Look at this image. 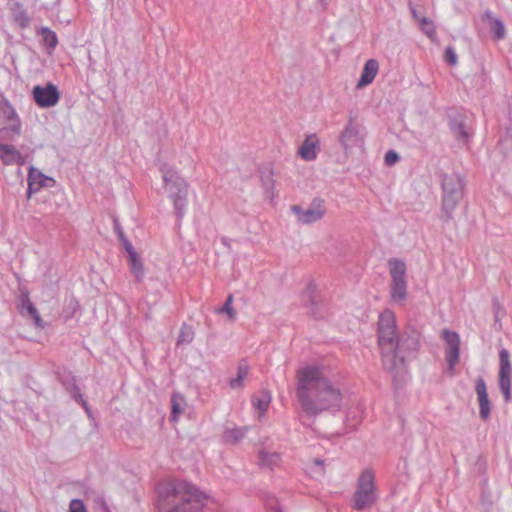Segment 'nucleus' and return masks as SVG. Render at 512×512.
Wrapping results in <instances>:
<instances>
[{
    "mask_svg": "<svg viewBox=\"0 0 512 512\" xmlns=\"http://www.w3.org/2000/svg\"><path fill=\"white\" fill-rule=\"evenodd\" d=\"M419 331L408 325L398 332L394 313L385 309L378 318L377 341L383 368L391 374L395 390L401 389L408 379V361L419 350Z\"/></svg>",
    "mask_w": 512,
    "mask_h": 512,
    "instance_id": "1",
    "label": "nucleus"
},
{
    "mask_svg": "<svg viewBox=\"0 0 512 512\" xmlns=\"http://www.w3.org/2000/svg\"><path fill=\"white\" fill-rule=\"evenodd\" d=\"M296 397L308 417H316L325 411H338L342 403L340 389L331 383L318 365H307L297 371Z\"/></svg>",
    "mask_w": 512,
    "mask_h": 512,
    "instance_id": "2",
    "label": "nucleus"
},
{
    "mask_svg": "<svg viewBox=\"0 0 512 512\" xmlns=\"http://www.w3.org/2000/svg\"><path fill=\"white\" fill-rule=\"evenodd\" d=\"M155 490L157 512H201L209 500L205 492L186 480L166 479Z\"/></svg>",
    "mask_w": 512,
    "mask_h": 512,
    "instance_id": "3",
    "label": "nucleus"
},
{
    "mask_svg": "<svg viewBox=\"0 0 512 512\" xmlns=\"http://www.w3.org/2000/svg\"><path fill=\"white\" fill-rule=\"evenodd\" d=\"M441 209L439 219L445 223L453 219V213L463 199L465 180L457 173L441 175Z\"/></svg>",
    "mask_w": 512,
    "mask_h": 512,
    "instance_id": "4",
    "label": "nucleus"
},
{
    "mask_svg": "<svg viewBox=\"0 0 512 512\" xmlns=\"http://www.w3.org/2000/svg\"><path fill=\"white\" fill-rule=\"evenodd\" d=\"M378 500L375 475L371 469H365L357 479L356 490L350 506L356 511L370 509Z\"/></svg>",
    "mask_w": 512,
    "mask_h": 512,
    "instance_id": "5",
    "label": "nucleus"
},
{
    "mask_svg": "<svg viewBox=\"0 0 512 512\" xmlns=\"http://www.w3.org/2000/svg\"><path fill=\"white\" fill-rule=\"evenodd\" d=\"M163 181L168 197L174 206L175 215L181 221L185 215L188 204V184L176 171L163 172Z\"/></svg>",
    "mask_w": 512,
    "mask_h": 512,
    "instance_id": "6",
    "label": "nucleus"
},
{
    "mask_svg": "<svg viewBox=\"0 0 512 512\" xmlns=\"http://www.w3.org/2000/svg\"><path fill=\"white\" fill-rule=\"evenodd\" d=\"M391 276V298L398 302L404 301L407 295L406 264L398 258H391L388 261Z\"/></svg>",
    "mask_w": 512,
    "mask_h": 512,
    "instance_id": "7",
    "label": "nucleus"
},
{
    "mask_svg": "<svg viewBox=\"0 0 512 512\" xmlns=\"http://www.w3.org/2000/svg\"><path fill=\"white\" fill-rule=\"evenodd\" d=\"M511 377L512 365L510 362L509 351L505 348L499 351V389L503 394L504 401L507 403L511 400Z\"/></svg>",
    "mask_w": 512,
    "mask_h": 512,
    "instance_id": "8",
    "label": "nucleus"
},
{
    "mask_svg": "<svg viewBox=\"0 0 512 512\" xmlns=\"http://www.w3.org/2000/svg\"><path fill=\"white\" fill-rule=\"evenodd\" d=\"M449 125L458 141L468 143L472 137L470 119L462 111L450 109L448 111Z\"/></svg>",
    "mask_w": 512,
    "mask_h": 512,
    "instance_id": "9",
    "label": "nucleus"
},
{
    "mask_svg": "<svg viewBox=\"0 0 512 512\" xmlns=\"http://www.w3.org/2000/svg\"><path fill=\"white\" fill-rule=\"evenodd\" d=\"M32 98L40 108L55 106L60 100V91L56 85L49 82L45 86L36 85L32 89Z\"/></svg>",
    "mask_w": 512,
    "mask_h": 512,
    "instance_id": "10",
    "label": "nucleus"
},
{
    "mask_svg": "<svg viewBox=\"0 0 512 512\" xmlns=\"http://www.w3.org/2000/svg\"><path fill=\"white\" fill-rule=\"evenodd\" d=\"M18 291L19 295L17 297V309L19 313L24 317H30L33 319L37 327H43V320L40 317L37 308L30 300L28 288L25 285L19 283Z\"/></svg>",
    "mask_w": 512,
    "mask_h": 512,
    "instance_id": "11",
    "label": "nucleus"
},
{
    "mask_svg": "<svg viewBox=\"0 0 512 512\" xmlns=\"http://www.w3.org/2000/svg\"><path fill=\"white\" fill-rule=\"evenodd\" d=\"M442 337L446 343L445 357L448 363V370L453 373L455 366L459 362L460 355V337L455 331L444 329Z\"/></svg>",
    "mask_w": 512,
    "mask_h": 512,
    "instance_id": "12",
    "label": "nucleus"
},
{
    "mask_svg": "<svg viewBox=\"0 0 512 512\" xmlns=\"http://www.w3.org/2000/svg\"><path fill=\"white\" fill-rule=\"evenodd\" d=\"M291 210L297 217L298 222L302 224L314 223L320 220L325 214V209L322 207V201L320 199H314L311 206L306 210L299 205H292Z\"/></svg>",
    "mask_w": 512,
    "mask_h": 512,
    "instance_id": "13",
    "label": "nucleus"
},
{
    "mask_svg": "<svg viewBox=\"0 0 512 512\" xmlns=\"http://www.w3.org/2000/svg\"><path fill=\"white\" fill-rule=\"evenodd\" d=\"M28 188L26 196L28 199L31 198L33 193L38 192L43 187H53L56 181L49 176L44 175L41 171L33 166L29 167L28 171Z\"/></svg>",
    "mask_w": 512,
    "mask_h": 512,
    "instance_id": "14",
    "label": "nucleus"
},
{
    "mask_svg": "<svg viewBox=\"0 0 512 512\" xmlns=\"http://www.w3.org/2000/svg\"><path fill=\"white\" fill-rule=\"evenodd\" d=\"M475 392L479 403V416L483 421H487L490 417L492 403L488 397L486 382L482 376H478L475 380Z\"/></svg>",
    "mask_w": 512,
    "mask_h": 512,
    "instance_id": "15",
    "label": "nucleus"
},
{
    "mask_svg": "<svg viewBox=\"0 0 512 512\" xmlns=\"http://www.w3.org/2000/svg\"><path fill=\"white\" fill-rule=\"evenodd\" d=\"M361 140L360 125L350 116L347 125L340 134L339 141L344 150H348L356 146Z\"/></svg>",
    "mask_w": 512,
    "mask_h": 512,
    "instance_id": "16",
    "label": "nucleus"
},
{
    "mask_svg": "<svg viewBox=\"0 0 512 512\" xmlns=\"http://www.w3.org/2000/svg\"><path fill=\"white\" fill-rule=\"evenodd\" d=\"M320 151V142L316 134L308 135L298 149L299 156L305 161H314Z\"/></svg>",
    "mask_w": 512,
    "mask_h": 512,
    "instance_id": "17",
    "label": "nucleus"
},
{
    "mask_svg": "<svg viewBox=\"0 0 512 512\" xmlns=\"http://www.w3.org/2000/svg\"><path fill=\"white\" fill-rule=\"evenodd\" d=\"M303 300L305 302V306L308 309L309 315L318 318L321 316L319 308L320 301L317 296V287L316 284L311 281L308 283L305 291L303 292Z\"/></svg>",
    "mask_w": 512,
    "mask_h": 512,
    "instance_id": "18",
    "label": "nucleus"
},
{
    "mask_svg": "<svg viewBox=\"0 0 512 512\" xmlns=\"http://www.w3.org/2000/svg\"><path fill=\"white\" fill-rule=\"evenodd\" d=\"M0 159L5 165H24L25 157L11 144L0 143Z\"/></svg>",
    "mask_w": 512,
    "mask_h": 512,
    "instance_id": "19",
    "label": "nucleus"
},
{
    "mask_svg": "<svg viewBox=\"0 0 512 512\" xmlns=\"http://www.w3.org/2000/svg\"><path fill=\"white\" fill-rule=\"evenodd\" d=\"M57 380L61 383L64 390L73 399L77 394H80V388L77 384V379L71 371L63 370L56 372Z\"/></svg>",
    "mask_w": 512,
    "mask_h": 512,
    "instance_id": "20",
    "label": "nucleus"
},
{
    "mask_svg": "<svg viewBox=\"0 0 512 512\" xmlns=\"http://www.w3.org/2000/svg\"><path fill=\"white\" fill-rule=\"evenodd\" d=\"M379 71V63L376 59H369L361 72V76L357 82V88H363L371 84Z\"/></svg>",
    "mask_w": 512,
    "mask_h": 512,
    "instance_id": "21",
    "label": "nucleus"
},
{
    "mask_svg": "<svg viewBox=\"0 0 512 512\" xmlns=\"http://www.w3.org/2000/svg\"><path fill=\"white\" fill-rule=\"evenodd\" d=\"M483 22L487 23L491 33L497 40L505 38L506 30L502 20L493 16V13L489 10L485 11L482 16Z\"/></svg>",
    "mask_w": 512,
    "mask_h": 512,
    "instance_id": "22",
    "label": "nucleus"
},
{
    "mask_svg": "<svg viewBox=\"0 0 512 512\" xmlns=\"http://www.w3.org/2000/svg\"><path fill=\"white\" fill-rule=\"evenodd\" d=\"M37 34L41 36L42 43L47 54L51 55L58 45V37L56 33L48 27H41Z\"/></svg>",
    "mask_w": 512,
    "mask_h": 512,
    "instance_id": "23",
    "label": "nucleus"
},
{
    "mask_svg": "<svg viewBox=\"0 0 512 512\" xmlns=\"http://www.w3.org/2000/svg\"><path fill=\"white\" fill-rule=\"evenodd\" d=\"M129 256L130 271L134 275L137 282H141L144 277V267L141 257L135 249H130L127 252Z\"/></svg>",
    "mask_w": 512,
    "mask_h": 512,
    "instance_id": "24",
    "label": "nucleus"
},
{
    "mask_svg": "<svg viewBox=\"0 0 512 512\" xmlns=\"http://www.w3.org/2000/svg\"><path fill=\"white\" fill-rule=\"evenodd\" d=\"M248 373L249 365L245 359H241L237 367V376L229 381V386L232 389L241 388L243 386V381Z\"/></svg>",
    "mask_w": 512,
    "mask_h": 512,
    "instance_id": "25",
    "label": "nucleus"
},
{
    "mask_svg": "<svg viewBox=\"0 0 512 512\" xmlns=\"http://www.w3.org/2000/svg\"><path fill=\"white\" fill-rule=\"evenodd\" d=\"M497 149L507 157L512 153V128L506 127L504 133L500 136Z\"/></svg>",
    "mask_w": 512,
    "mask_h": 512,
    "instance_id": "26",
    "label": "nucleus"
},
{
    "mask_svg": "<svg viewBox=\"0 0 512 512\" xmlns=\"http://www.w3.org/2000/svg\"><path fill=\"white\" fill-rule=\"evenodd\" d=\"M21 129V121H16V123H10L9 126L2 127L0 129V141H12L15 136L21 134Z\"/></svg>",
    "mask_w": 512,
    "mask_h": 512,
    "instance_id": "27",
    "label": "nucleus"
},
{
    "mask_svg": "<svg viewBox=\"0 0 512 512\" xmlns=\"http://www.w3.org/2000/svg\"><path fill=\"white\" fill-rule=\"evenodd\" d=\"M14 21L21 27L27 28L30 24L31 18L29 17L27 11L23 8L22 4L16 3L14 8L12 9Z\"/></svg>",
    "mask_w": 512,
    "mask_h": 512,
    "instance_id": "28",
    "label": "nucleus"
},
{
    "mask_svg": "<svg viewBox=\"0 0 512 512\" xmlns=\"http://www.w3.org/2000/svg\"><path fill=\"white\" fill-rule=\"evenodd\" d=\"M271 394L268 391H261L259 395L252 398L253 406L261 413H265L268 410L271 402Z\"/></svg>",
    "mask_w": 512,
    "mask_h": 512,
    "instance_id": "29",
    "label": "nucleus"
},
{
    "mask_svg": "<svg viewBox=\"0 0 512 512\" xmlns=\"http://www.w3.org/2000/svg\"><path fill=\"white\" fill-rule=\"evenodd\" d=\"M260 180L262 182V187L264 190L269 193L272 192L275 186V180L273 179V171L269 167H264L260 169Z\"/></svg>",
    "mask_w": 512,
    "mask_h": 512,
    "instance_id": "30",
    "label": "nucleus"
},
{
    "mask_svg": "<svg viewBox=\"0 0 512 512\" xmlns=\"http://www.w3.org/2000/svg\"><path fill=\"white\" fill-rule=\"evenodd\" d=\"M185 399L182 395L174 393L171 397V420L176 421L183 411Z\"/></svg>",
    "mask_w": 512,
    "mask_h": 512,
    "instance_id": "31",
    "label": "nucleus"
},
{
    "mask_svg": "<svg viewBox=\"0 0 512 512\" xmlns=\"http://www.w3.org/2000/svg\"><path fill=\"white\" fill-rule=\"evenodd\" d=\"M194 339V330L190 325L183 323L177 338V345L190 344Z\"/></svg>",
    "mask_w": 512,
    "mask_h": 512,
    "instance_id": "32",
    "label": "nucleus"
},
{
    "mask_svg": "<svg viewBox=\"0 0 512 512\" xmlns=\"http://www.w3.org/2000/svg\"><path fill=\"white\" fill-rule=\"evenodd\" d=\"M280 460V455L278 453H268L264 451L259 452V464L263 467L272 468L276 465Z\"/></svg>",
    "mask_w": 512,
    "mask_h": 512,
    "instance_id": "33",
    "label": "nucleus"
},
{
    "mask_svg": "<svg viewBox=\"0 0 512 512\" xmlns=\"http://www.w3.org/2000/svg\"><path fill=\"white\" fill-rule=\"evenodd\" d=\"M113 222H114V231H115L116 235L118 236V239L121 242V244L123 245V248L126 250V252L129 251V248L131 250L134 249L131 242L127 239L118 219L115 218Z\"/></svg>",
    "mask_w": 512,
    "mask_h": 512,
    "instance_id": "34",
    "label": "nucleus"
},
{
    "mask_svg": "<svg viewBox=\"0 0 512 512\" xmlns=\"http://www.w3.org/2000/svg\"><path fill=\"white\" fill-rule=\"evenodd\" d=\"M418 23H419L421 31L425 35H427L429 38H433V36H435L436 29H435V25L431 19L424 16L421 19H419Z\"/></svg>",
    "mask_w": 512,
    "mask_h": 512,
    "instance_id": "35",
    "label": "nucleus"
},
{
    "mask_svg": "<svg viewBox=\"0 0 512 512\" xmlns=\"http://www.w3.org/2000/svg\"><path fill=\"white\" fill-rule=\"evenodd\" d=\"M244 436H245V430H243L241 428L229 429L224 432V437H225L226 441H228L232 444L238 443L240 440H242L244 438Z\"/></svg>",
    "mask_w": 512,
    "mask_h": 512,
    "instance_id": "36",
    "label": "nucleus"
},
{
    "mask_svg": "<svg viewBox=\"0 0 512 512\" xmlns=\"http://www.w3.org/2000/svg\"><path fill=\"white\" fill-rule=\"evenodd\" d=\"M0 111L5 117V119L10 123H16V121H21L10 101L7 102V106H3L2 108H0Z\"/></svg>",
    "mask_w": 512,
    "mask_h": 512,
    "instance_id": "37",
    "label": "nucleus"
},
{
    "mask_svg": "<svg viewBox=\"0 0 512 512\" xmlns=\"http://www.w3.org/2000/svg\"><path fill=\"white\" fill-rule=\"evenodd\" d=\"M492 309H493V314H494V325L497 326L498 325V329H501V315H505V311L503 309V307L500 305L499 301L497 300V298H493L492 300Z\"/></svg>",
    "mask_w": 512,
    "mask_h": 512,
    "instance_id": "38",
    "label": "nucleus"
},
{
    "mask_svg": "<svg viewBox=\"0 0 512 512\" xmlns=\"http://www.w3.org/2000/svg\"><path fill=\"white\" fill-rule=\"evenodd\" d=\"M444 59L450 66H455L457 64L458 58L453 47L448 46L445 49Z\"/></svg>",
    "mask_w": 512,
    "mask_h": 512,
    "instance_id": "39",
    "label": "nucleus"
},
{
    "mask_svg": "<svg viewBox=\"0 0 512 512\" xmlns=\"http://www.w3.org/2000/svg\"><path fill=\"white\" fill-rule=\"evenodd\" d=\"M232 300H233V297L232 295H229L224 303V305L222 306V308L219 310L220 312H225L228 314L229 318L230 319H234L235 316H236V311L234 310V308L232 307Z\"/></svg>",
    "mask_w": 512,
    "mask_h": 512,
    "instance_id": "40",
    "label": "nucleus"
},
{
    "mask_svg": "<svg viewBox=\"0 0 512 512\" xmlns=\"http://www.w3.org/2000/svg\"><path fill=\"white\" fill-rule=\"evenodd\" d=\"M400 160L399 154L394 150H389L386 152L384 157V162L387 166H393Z\"/></svg>",
    "mask_w": 512,
    "mask_h": 512,
    "instance_id": "41",
    "label": "nucleus"
},
{
    "mask_svg": "<svg viewBox=\"0 0 512 512\" xmlns=\"http://www.w3.org/2000/svg\"><path fill=\"white\" fill-rule=\"evenodd\" d=\"M69 512H87L82 500L73 499L70 502Z\"/></svg>",
    "mask_w": 512,
    "mask_h": 512,
    "instance_id": "42",
    "label": "nucleus"
},
{
    "mask_svg": "<svg viewBox=\"0 0 512 512\" xmlns=\"http://www.w3.org/2000/svg\"><path fill=\"white\" fill-rule=\"evenodd\" d=\"M266 506H267V508H269L271 510H274L276 512H281L278 507L277 499L274 497H270L267 499Z\"/></svg>",
    "mask_w": 512,
    "mask_h": 512,
    "instance_id": "43",
    "label": "nucleus"
},
{
    "mask_svg": "<svg viewBox=\"0 0 512 512\" xmlns=\"http://www.w3.org/2000/svg\"><path fill=\"white\" fill-rule=\"evenodd\" d=\"M73 400L75 402H77L78 404H80L84 410H88V408L90 407L87 403V401L83 398V394L80 393V394H77L76 397L73 398Z\"/></svg>",
    "mask_w": 512,
    "mask_h": 512,
    "instance_id": "44",
    "label": "nucleus"
},
{
    "mask_svg": "<svg viewBox=\"0 0 512 512\" xmlns=\"http://www.w3.org/2000/svg\"><path fill=\"white\" fill-rule=\"evenodd\" d=\"M79 307H80V306H79L78 301H77V300H75V299H72V300L70 301V303L68 304V306H67V309H69V311H70V316H73V315H74V313L76 312V310H78V309H79Z\"/></svg>",
    "mask_w": 512,
    "mask_h": 512,
    "instance_id": "45",
    "label": "nucleus"
},
{
    "mask_svg": "<svg viewBox=\"0 0 512 512\" xmlns=\"http://www.w3.org/2000/svg\"><path fill=\"white\" fill-rule=\"evenodd\" d=\"M313 463L315 466H318L320 468V471L318 472L319 475H323L324 474V469H323V464H324V461L320 458H315L313 460Z\"/></svg>",
    "mask_w": 512,
    "mask_h": 512,
    "instance_id": "46",
    "label": "nucleus"
},
{
    "mask_svg": "<svg viewBox=\"0 0 512 512\" xmlns=\"http://www.w3.org/2000/svg\"><path fill=\"white\" fill-rule=\"evenodd\" d=\"M8 101L9 100L4 96V94L0 92V108H2L3 106H7Z\"/></svg>",
    "mask_w": 512,
    "mask_h": 512,
    "instance_id": "47",
    "label": "nucleus"
},
{
    "mask_svg": "<svg viewBox=\"0 0 512 512\" xmlns=\"http://www.w3.org/2000/svg\"><path fill=\"white\" fill-rule=\"evenodd\" d=\"M86 414L88 417H92V410L91 408L89 407L88 410H85Z\"/></svg>",
    "mask_w": 512,
    "mask_h": 512,
    "instance_id": "48",
    "label": "nucleus"
},
{
    "mask_svg": "<svg viewBox=\"0 0 512 512\" xmlns=\"http://www.w3.org/2000/svg\"><path fill=\"white\" fill-rule=\"evenodd\" d=\"M222 243H223L224 245L228 246V243H227V239H226V238H223V239H222Z\"/></svg>",
    "mask_w": 512,
    "mask_h": 512,
    "instance_id": "49",
    "label": "nucleus"
}]
</instances>
